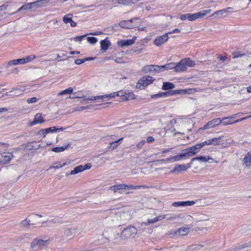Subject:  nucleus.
<instances>
[{
	"label": "nucleus",
	"instance_id": "11",
	"mask_svg": "<svg viewBox=\"0 0 251 251\" xmlns=\"http://www.w3.org/2000/svg\"><path fill=\"white\" fill-rule=\"evenodd\" d=\"M169 39L168 33H166L163 35L157 37L154 40V44L157 46H160L166 42Z\"/></svg>",
	"mask_w": 251,
	"mask_h": 251
},
{
	"label": "nucleus",
	"instance_id": "38",
	"mask_svg": "<svg viewBox=\"0 0 251 251\" xmlns=\"http://www.w3.org/2000/svg\"><path fill=\"white\" fill-rule=\"evenodd\" d=\"M168 97L167 92H160L156 94H154L151 95V98L152 99L157 98H166Z\"/></svg>",
	"mask_w": 251,
	"mask_h": 251
},
{
	"label": "nucleus",
	"instance_id": "57",
	"mask_svg": "<svg viewBox=\"0 0 251 251\" xmlns=\"http://www.w3.org/2000/svg\"><path fill=\"white\" fill-rule=\"evenodd\" d=\"M115 187L118 190L125 189V184H120L115 185Z\"/></svg>",
	"mask_w": 251,
	"mask_h": 251
},
{
	"label": "nucleus",
	"instance_id": "25",
	"mask_svg": "<svg viewBox=\"0 0 251 251\" xmlns=\"http://www.w3.org/2000/svg\"><path fill=\"white\" fill-rule=\"evenodd\" d=\"M174 63H170L164 65L158 66V72H160L164 70L173 69Z\"/></svg>",
	"mask_w": 251,
	"mask_h": 251
},
{
	"label": "nucleus",
	"instance_id": "51",
	"mask_svg": "<svg viewBox=\"0 0 251 251\" xmlns=\"http://www.w3.org/2000/svg\"><path fill=\"white\" fill-rule=\"evenodd\" d=\"M172 205L174 207H184L183 201L174 202Z\"/></svg>",
	"mask_w": 251,
	"mask_h": 251
},
{
	"label": "nucleus",
	"instance_id": "64",
	"mask_svg": "<svg viewBox=\"0 0 251 251\" xmlns=\"http://www.w3.org/2000/svg\"><path fill=\"white\" fill-rule=\"evenodd\" d=\"M154 139L152 136H149L147 138V142L149 143H152L154 141Z\"/></svg>",
	"mask_w": 251,
	"mask_h": 251
},
{
	"label": "nucleus",
	"instance_id": "41",
	"mask_svg": "<svg viewBox=\"0 0 251 251\" xmlns=\"http://www.w3.org/2000/svg\"><path fill=\"white\" fill-rule=\"evenodd\" d=\"M197 91L196 89L195 88H191V89H182V94H192L195 93Z\"/></svg>",
	"mask_w": 251,
	"mask_h": 251
},
{
	"label": "nucleus",
	"instance_id": "47",
	"mask_svg": "<svg viewBox=\"0 0 251 251\" xmlns=\"http://www.w3.org/2000/svg\"><path fill=\"white\" fill-rule=\"evenodd\" d=\"M249 247V245L248 244V243H245L241 245H239L237 247H232L233 248H236L237 249V251H240V250H242L245 248H248Z\"/></svg>",
	"mask_w": 251,
	"mask_h": 251
},
{
	"label": "nucleus",
	"instance_id": "4",
	"mask_svg": "<svg viewBox=\"0 0 251 251\" xmlns=\"http://www.w3.org/2000/svg\"><path fill=\"white\" fill-rule=\"evenodd\" d=\"M203 147V144L201 142L186 149L184 151H187V154L188 156L192 157L199 152L200 149Z\"/></svg>",
	"mask_w": 251,
	"mask_h": 251
},
{
	"label": "nucleus",
	"instance_id": "19",
	"mask_svg": "<svg viewBox=\"0 0 251 251\" xmlns=\"http://www.w3.org/2000/svg\"><path fill=\"white\" fill-rule=\"evenodd\" d=\"M37 3V2H32L30 3H26L25 4L22 5L20 8H19L16 13L19 12L21 11H25L28 9H31L32 8H35V5L36 3Z\"/></svg>",
	"mask_w": 251,
	"mask_h": 251
},
{
	"label": "nucleus",
	"instance_id": "50",
	"mask_svg": "<svg viewBox=\"0 0 251 251\" xmlns=\"http://www.w3.org/2000/svg\"><path fill=\"white\" fill-rule=\"evenodd\" d=\"M46 133H49L50 132H56V126H51L49 128H45Z\"/></svg>",
	"mask_w": 251,
	"mask_h": 251
},
{
	"label": "nucleus",
	"instance_id": "12",
	"mask_svg": "<svg viewBox=\"0 0 251 251\" xmlns=\"http://www.w3.org/2000/svg\"><path fill=\"white\" fill-rule=\"evenodd\" d=\"M251 117V116H249V117ZM248 118V117H246L244 118H242L232 121H231V120H230L229 119V118L225 117L221 119V120H222V125H224V126L232 125L234 124H236V123L240 122L243 121L244 120L247 119Z\"/></svg>",
	"mask_w": 251,
	"mask_h": 251
},
{
	"label": "nucleus",
	"instance_id": "18",
	"mask_svg": "<svg viewBox=\"0 0 251 251\" xmlns=\"http://www.w3.org/2000/svg\"><path fill=\"white\" fill-rule=\"evenodd\" d=\"M142 72L145 74L152 72H158V65H145L142 69Z\"/></svg>",
	"mask_w": 251,
	"mask_h": 251
},
{
	"label": "nucleus",
	"instance_id": "17",
	"mask_svg": "<svg viewBox=\"0 0 251 251\" xmlns=\"http://www.w3.org/2000/svg\"><path fill=\"white\" fill-rule=\"evenodd\" d=\"M190 156H188V155L187 154V151H185V152H183L180 153L178 155L174 156H171L167 158V160L175 162L178 161L182 158H188Z\"/></svg>",
	"mask_w": 251,
	"mask_h": 251
},
{
	"label": "nucleus",
	"instance_id": "48",
	"mask_svg": "<svg viewBox=\"0 0 251 251\" xmlns=\"http://www.w3.org/2000/svg\"><path fill=\"white\" fill-rule=\"evenodd\" d=\"M249 247V245L248 244V243H245L241 245H239L237 247H232L233 248H236L237 249V251H240V250H242L245 248H248Z\"/></svg>",
	"mask_w": 251,
	"mask_h": 251
},
{
	"label": "nucleus",
	"instance_id": "2",
	"mask_svg": "<svg viewBox=\"0 0 251 251\" xmlns=\"http://www.w3.org/2000/svg\"><path fill=\"white\" fill-rule=\"evenodd\" d=\"M113 98L116 96L121 97L122 100H129L135 99V95L132 92L127 90H120L118 92L112 93Z\"/></svg>",
	"mask_w": 251,
	"mask_h": 251
},
{
	"label": "nucleus",
	"instance_id": "31",
	"mask_svg": "<svg viewBox=\"0 0 251 251\" xmlns=\"http://www.w3.org/2000/svg\"><path fill=\"white\" fill-rule=\"evenodd\" d=\"M210 158L209 156L208 157V158H207L206 156H197L191 159L190 164H192L193 162L195 160H199L200 161L202 162H205L207 161Z\"/></svg>",
	"mask_w": 251,
	"mask_h": 251
},
{
	"label": "nucleus",
	"instance_id": "59",
	"mask_svg": "<svg viewBox=\"0 0 251 251\" xmlns=\"http://www.w3.org/2000/svg\"><path fill=\"white\" fill-rule=\"evenodd\" d=\"M85 62L84 58L80 59H77L75 60V63L77 65H80L82 63H83Z\"/></svg>",
	"mask_w": 251,
	"mask_h": 251
},
{
	"label": "nucleus",
	"instance_id": "22",
	"mask_svg": "<svg viewBox=\"0 0 251 251\" xmlns=\"http://www.w3.org/2000/svg\"><path fill=\"white\" fill-rule=\"evenodd\" d=\"M191 164L190 163L186 165H178L174 168V169L172 171V172L175 173L180 172V171H185L190 167Z\"/></svg>",
	"mask_w": 251,
	"mask_h": 251
},
{
	"label": "nucleus",
	"instance_id": "3",
	"mask_svg": "<svg viewBox=\"0 0 251 251\" xmlns=\"http://www.w3.org/2000/svg\"><path fill=\"white\" fill-rule=\"evenodd\" d=\"M154 79L150 75L143 76L140 79L136 84V87L140 88L141 86L146 87L152 83Z\"/></svg>",
	"mask_w": 251,
	"mask_h": 251
},
{
	"label": "nucleus",
	"instance_id": "30",
	"mask_svg": "<svg viewBox=\"0 0 251 251\" xmlns=\"http://www.w3.org/2000/svg\"><path fill=\"white\" fill-rule=\"evenodd\" d=\"M69 146V144L66 145L62 147H56L51 149V151L55 152H60L67 149Z\"/></svg>",
	"mask_w": 251,
	"mask_h": 251
},
{
	"label": "nucleus",
	"instance_id": "62",
	"mask_svg": "<svg viewBox=\"0 0 251 251\" xmlns=\"http://www.w3.org/2000/svg\"><path fill=\"white\" fill-rule=\"evenodd\" d=\"M202 144H203V146L204 147L206 145H212V142L211 141V139L206 140L204 142H202Z\"/></svg>",
	"mask_w": 251,
	"mask_h": 251
},
{
	"label": "nucleus",
	"instance_id": "20",
	"mask_svg": "<svg viewBox=\"0 0 251 251\" xmlns=\"http://www.w3.org/2000/svg\"><path fill=\"white\" fill-rule=\"evenodd\" d=\"M44 121L42 114L41 113H37L35 115L33 121L29 123V126H33L37 124L43 123Z\"/></svg>",
	"mask_w": 251,
	"mask_h": 251
},
{
	"label": "nucleus",
	"instance_id": "36",
	"mask_svg": "<svg viewBox=\"0 0 251 251\" xmlns=\"http://www.w3.org/2000/svg\"><path fill=\"white\" fill-rule=\"evenodd\" d=\"M46 223H47L48 224H50L51 223L54 224H62L63 223V222L62 221V219H61V218L55 217L51 220H48L46 222Z\"/></svg>",
	"mask_w": 251,
	"mask_h": 251
},
{
	"label": "nucleus",
	"instance_id": "45",
	"mask_svg": "<svg viewBox=\"0 0 251 251\" xmlns=\"http://www.w3.org/2000/svg\"><path fill=\"white\" fill-rule=\"evenodd\" d=\"M73 92V89L69 87L60 92V95L70 94Z\"/></svg>",
	"mask_w": 251,
	"mask_h": 251
},
{
	"label": "nucleus",
	"instance_id": "8",
	"mask_svg": "<svg viewBox=\"0 0 251 251\" xmlns=\"http://www.w3.org/2000/svg\"><path fill=\"white\" fill-rule=\"evenodd\" d=\"M190 232L189 228L188 227H180L178 229L172 231L170 233L174 236L178 237L179 236H185L187 235Z\"/></svg>",
	"mask_w": 251,
	"mask_h": 251
},
{
	"label": "nucleus",
	"instance_id": "39",
	"mask_svg": "<svg viewBox=\"0 0 251 251\" xmlns=\"http://www.w3.org/2000/svg\"><path fill=\"white\" fill-rule=\"evenodd\" d=\"M72 20V14H68L63 18V21L65 24L70 23Z\"/></svg>",
	"mask_w": 251,
	"mask_h": 251
},
{
	"label": "nucleus",
	"instance_id": "1",
	"mask_svg": "<svg viewBox=\"0 0 251 251\" xmlns=\"http://www.w3.org/2000/svg\"><path fill=\"white\" fill-rule=\"evenodd\" d=\"M137 233V228L135 226L130 225L123 230L121 234V238L122 240H126L130 238H134Z\"/></svg>",
	"mask_w": 251,
	"mask_h": 251
},
{
	"label": "nucleus",
	"instance_id": "21",
	"mask_svg": "<svg viewBox=\"0 0 251 251\" xmlns=\"http://www.w3.org/2000/svg\"><path fill=\"white\" fill-rule=\"evenodd\" d=\"M100 50L102 51H106L111 45V42L107 38L104 40H101L100 42Z\"/></svg>",
	"mask_w": 251,
	"mask_h": 251
},
{
	"label": "nucleus",
	"instance_id": "56",
	"mask_svg": "<svg viewBox=\"0 0 251 251\" xmlns=\"http://www.w3.org/2000/svg\"><path fill=\"white\" fill-rule=\"evenodd\" d=\"M37 99L36 97H32L27 100L28 103H32L37 102Z\"/></svg>",
	"mask_w": 251,
	"mask_h": 251
},
{
	"label": "nucleus",
	"instance_id": "52",
	"mask_svg": "<svg viewBox=\"0 0 251 251\" xmlns=\"http://www.w3.org/2000/svg\"><path fill=\"white\" fill-rule=\"evenodd\" d=\"M87 35V34H86L81 36H76L74 38V40L75 42H80L84 38L86 37Z\"/></svg>",
	"mask_w": 251,
	"mask_h": 251
},
{
	"label": "nucleus",
	"instance_id": "33",
	"mask_svg": "<svg viewBox=\"0 0 251 251\" xmlns=\"http://www.w3.org/2000/svg\"><path fill=\"white\" fill-rule=\"evenodd\" d=\"M184 65L187 69L188 67H192L195 66V63L194 61L191 60L190 58H185L183 59Z\"/></svg>",
	"mask_w": 251,
	"mask_h": 251
},
{
	"label": "nucleus",
	"instance_id": "32",
	"mask_svg": "<svg viewBox=\"0 0 251 251\" xmlns=\"http://www.w3.org/2000/svg\"><path fill=\"white\" fill-rule=\"evenodd\" d=\"M50 0H38L35 2H37L35 5V8L39 7H43L47 5V3L50 1Z\"/></svg>",
	"mask_w": 251,
	"mask_h": 251
},
{
	"label": "nucleus",
	"instance_id": "16",
	"mask_svg": "<svg viewBox=\"0 0 251 251\" xmlns=\"http://www.w3.org/2000/svg\"><path fill=\"white\" fill-rule=\"evenodd\" d=\"M75 228H68L64 230V234L62 235V239L63 240L72 238L73 234L75 232Z\"/></svg>",
	"mask_w": 251,
	"mask_h": 251
},
{
	"label": "nucleus",
	"instance_id": "6",
	"mask_svg": "<svg viewBox=\"0 0 251 251\" xmlns=\"http://www.w3.org/2000/svg\"><path fill=\"white\" fill-rule=\"evenodd\" d=\"M140 19L137 17L133 18L129 20L122 21L120 22L119 25L123 28H133L135 25H132L133 22L139 20Z\"/></svg>",
	"mask_w": 251,
	"mask_h": 251
},
{
	"label": "nucleus",
	"instance_id": "26",
	"mask_svg": "<svg viewBox=\"0 0 251 251\" xmlns=\"http://www.w3.org/2000/svg\"><path fill=\"white\" fill-rule=\"evenodd\" d=\"M243 162L247 167L251 166V152H249L246 154L243 160Z\"/></svg>",
	"mask_w": 251,
	"mask_h": 251
},
{
	"label": "nucleus",
	"instance_id": "27",
	"mask_svg": "<svg viewBox=\"0 0 251 251\" xmlns=\"http://www.w3.org/2000/svg\"><path fill=\"white\" fill-rule=\"evenodd\" d=\"M175 87V85L172 82H165L163 83L162 89L164 90L170 91Z\"/></svg>",
	"mask_w": 251,
	"mask_h": 251
},
{
	"label": "nucleus",
	"instance_id": "55",
	"mask_svg": "<svg viewBox=\"0 0 251 251\" xmlns=\"http://www.w3.org/2000/svg\"><path fill=\"white\" fill-rule=\"evenodd\" d=\"M157 221H158L157 218H154L151 219H148L147 223H145V224L146 225H147L150 224L154 223L156 222Z\"/></svg>",
	"mask_w": 251,
	"mask_h": 251
},
{
	"label": "nucleus",
	"instance_id": "35",
	"mask_svg": "<svg viewBox=\"0 0 251 251\" xmlns=\"http://www.w3.org/2000/svg\"><path fill=\"white\" fill-rule=\"evenodd\" d=\"M137 2V0H118V3L120 4L129 5Z\"/></svg>",
	"mask_w": 251,
	"mask_h": 251
},
{
	"label": "nucleus",
	"instance_id": "23",
	"mask_svg": "<svg viewBox=\"0 0 251 251\" xmlns=\"http://www.w3.org/2000/svg\"><path fill=\"white\" fill-rule=\"evenodd\" d=\"M25 63V59L24 58H19L17 59H14L6 63V66L8 67L10 65H15L17 64H24Z\"/></svg>",
	"mask_w": 251,
	"mask_h": 251
},
{
	"label": "nucleus",
	"instance_id": "29",
	"mask_svg": "<svg viewBox=\"0 0 251 251\" xmlns=\"http://www.w3.org/2000/svg\"><path fill=\"white\" fill-rule=\"evenodd\" d=\"M83 171V168L82 167V165H79L75 167L73 170L71 171L70 174L71 175H75L77 174L80 172ZM69 174H66V176H68Z\"/></svg>",
	"mask_w": 251,
	"mask_h": 251
},
{
	"label": "nucleus",
	"instance_id": "49",
	"mask_svg": "<svg viewBox=\"0 0 251 251\" xmlns=\"http://www.w3.org/2000/svg\"><path fill=\"white\" fill-rule=\"evenodd\" d=\"M249 247V245L248 244V243H245L241 245H239L237 247H232L233 248H236L237 249V251H240V250H242L245 248H248Z\"/></svg>",
	"mask_w": 251,
	"mask_h": 251
},
{
	"label": "nucleus",
	"instance_id": "14",
	"mask_svg": "<svg viewBox=\"0 0 251 251\" xmlns=\"http://www.w3.org/2000/svg\"><path fill=\"white\" fill-rule=\"evenodd\" d=\"M135 39L136 37H134L131 39H127L126 40H122L118 41L117 45L119 47L121 48L130 46L134 43Z\"/></svg>",
	"mask_w": 251,
	"mask_h": 251
},
{
	"label": "nucleus",
	"instance_id": "43",
	"mask_svg": "<svg viewBox=\"0 0 251 251\" xmlns=\"http://www.w3.org/2000/svg\"><path fill=\"white\" fill-rule=\"evenodd\" d=\"M233 58H236L240 57H242L245 55L244 53L242 52L241 51H236L232 53Z\"/></svg>",
	"mask_w": 251,
	"mask_h": 251
},
{
	"label": "nucleus",
	"instance_id": "58",
	"mask_svg": "<svg viewBox=\"0 0 251 251\" xmlns=\"http://www.w3.org/2000/svg\"><path fill=\"white\" fill-rule=\"evenodd\" d=\"M145 144V140H142L137 144V148L139 149H141Z\"/></svg>",
	"mask_w": 251,
	"mask_h": 251
},
{
	"label": "nucleus",
	"instance_id": "46",
	"mask_svg": "<svg viewBox=\"0 0 251 251\" xmlns=\"http://www.w3.org/2000/svg\"><path fill=\"white\" fill-rule=\"evenodd\" d=\"M87 40L88 42L93 45L96 44L98 41L97 38L94 37H88Z\"/></svg>",
	"mask_w": 251,
	"mask_h": 251
},
{
	"label": "nucleus",
	"instance_id": "24",
	"mask_svg": "<svg viewBox=\"0 0 251 251\" xmlns=\"http://www.w3.org/2000/svg\"><path fill=\"white\" fill-rule=\"evenodd\" d=\"M123 140V138H121L115 141L109 143L107 146V148L111 150L116 149L121 144V142Z\"/></svg>",
	"mask_w": 251,
	"mask_h": 251
},
{
	"label": "nucleus",
	"instance_id": "10",
	"mask_svg": "<svg viewBox=\"0 0 251 251\" xmlns=\"http://www.w3.org/2000/svg\"><path fill=\"white\" fill-rule=\"evenodd\" d=\"M84 98L83 100H98L100 99H101L102 101H105V99H107L109 100L111 98H113V95L112 94V93L110 94H107V95H101V96H92V97H88L87 98L86 96L83 97Z\"/></svg>",
	"mask_w": 251,
	"mask_h": 251
},
{
	"label": "nucleus",
	"instance_id": "13",
	"mask_svg": "<svg viewBox=\"0 0 251 251\" xmlns=\"http://www.w3.org/2000/svg\"><path fill=\"white\" fill-rule=\"evenodd\" d=\"M173 69H174V71L176 72H180L185 71L186 68L183 62V59H182L180 62L177 63L176 64L174 63Z\"/></svg>",
	"mask_w": 251,
	"mask_h": 251
},
{
	"label": "nucleus",
	"instance_id": "54",
	"mask_svg": "<svg viewBox=\"0 0 251 251\" xmlns=\"http://www.w3.org/2000/svg\"><path fill=\"white\" fill-rule=\"evenodd\" d=\"M21 224L23 226H29L30 225V220H28L27 218H26L22 221Z\"/></svg>",
	"mask_w": 251,
	"mask_h": 251
},
{
	"label": "nucleus",
	"instance_id": "5",
	"mask_svg": "<svg viewBox=\"0 0 251 251\" xmlns=\"http://www.w3.org/2000/svg\"><path fill=\"white\" fill-rule=\"evenodd\" d=\"M49 244L48 240H44L39 238H36L31 242L30 248L36 250V248H40L47 246Z\"/></svg>",
	"mask_w": 251,
	"mask_h": 251
},
{
	"label": "nucleus",
	"instance_id": "9",
	"mask_svg": "<svg viewBox=\"0 0 251 251\" xmlns=\"http://www.w3.org/2000/svg\"><path fill=\"white\" fill-rule=\"evenodd\" d=\"M222 120H221V119L219 118H215L205 124L202 128L203 129H207L210 128H213L219 125L220 124H222Z\"/></svg>",
	"mask_w": 251,
	"mask_h": 251
},
{
	"label": "nucleus",
	"instance_id": "7",
	"mask_svg": "<svg viewBox=\"0 0 251 251\" xmlns=\"http://www.w3.org/2000/svg\"><path fill=\"white\" fill-rule=\"evenodd\" d=\"M13 154L9 152H4L0 153V165L8 163L12 159Z\"/></svg>",
	"mask_w": 251,
	"mask_h": 251
},
{
	"label": "nucleus",
	"instance_id": "34",
	"mask_svg": "<svg viewBox=\"0 0 251 251\" xmlns=\"http://www.w3.org/2000/svg\"><path fill=\"white\" fill-rule=\"evenodd\" d=\"M68 165L67 163H63V164H61L60 162H56L53 163L52 165H51L49 167V169H59L61 168L66 165Z\"/></svg>",
	"mask_w": 251,
	"mask_h": 251
},
{
	"label": "nucleus",
	"instance_id": "53",
	"mask_svg": "<svg viewBox=\"0 0 251 251\" xmlns=\"http://www.w3.org/2000/svg\"><path fill=\"white\" fill-rule=\"evenodd\" d=\"M195 203V201H183L184 207L191 206L194 205Z\"/></svg>",
	"mask_w": 251,
	"mask_h": 251
},
{
	"label": "nucleus",
	"instance_id": "61",
	"mask_svg": "<svg viewBox=\"0 0 251 251\" xmlns=\"http://www.w3.org/2000/svg\"><path fill=\"white\" fill-rule=\"evenodd\" d=\"M146 187L145 185H133L132 189L137 190L141 188H145Z\"/></svg>",
	"mask_w": 251,
	"mask_h": 251
},
{
	"label": "nucleus",
	"instance_id": "15",
	"mask_svg": "<svg viewBox=\"0 0 251 251\" xmlns=\"http://www.w3.org/2000/svg\"><path fill=\"white\" fill-rule=\"evenodd\" d=\"M233 8L230 7H228L227 8L223 9L222 10L216 11L214 15L215 16H218L219 18H222L226 16L231 11V10Z\"/></svg>",
	"mask_w": 251,
	"mask_h": 251
},
{
	"label": "nucleus",
	"instance_id": "40",
	"mask_svg": "<svg viewBox=\"0 0 251 251\" xmlns=\"http://www.w3.org/2000/svg\"><path fill=\"white\" fill-rule=\"evenodd\" d=\"M211 11L210 9L209 10H202L200 12L196 13L197 15H198V18L200 17H203V16H205L206 14L209 13Z\"/></svg>",
	"mask_w": 251,
	"mask_h": 251
},
{
	"label": "nucleus",
	"instance_id": "63",
	"mask_svg": "<svg viewBox=\"0 0 251 251\" xmlns=\"http://www.w3.org/2000/svg\"><path fill=\"white\" fill-rule=\"evenodd\" d=\"M91 167V164L90 163H87L85 165L82 166V167L83 168V171L85 170L90 169Z\"/></svg>",
	"mask_w": 251,
	"mask_h": 251
},
{
	"label": "nucleus",
	"instance_id": "44",
	"mask_svg": "<svg viewBox=\"0 0 251 251\" xmlns=\"http://www.w3.org/2000/svg\"><path fill=\"white\" fill-rule=\"evenodd\" d=\"M37 58V56L35 55H30L25 57H24L25 59V63L32 61L33 59Z\"/></svg>",
	"mask_w": 251,
	"mask_h": 251
},
{
	"label": "nucleus",
	"instance_id": "37",
	"mask_svg": "<svg viewBox=\"0 0 251 251\" xmlns=\"http://www.w3.org/2000/svg\"><path fill=\"white\" fill-rule=\"evenodd\" d=\"M167 93L168 97L171 96H173V95H176L182 94V89L174 90H172V89L170 91H167Z\"/></svg>",
	"mask_w": 251,
	"mask_h": 251
},
{
	"label": "nucleus",
	"instance_id": "42",
	"mask_svg": "<svg viewBox=\"0 0 251 251\" xmlns=\"http://www.w3.org/2000/svg\"><path fill=\"white\" fill-rule=\"evenodd\" d=\"M198 15L196 13L194 14H189L188 13V15L187 16V19L189 21H193L198 19Z\"/></svg>",
	"mask_w": 251,
	"mask_h": 251
},
{
	"label": "nucleus",
	"instance_id": "60",
	"mask_svg": "<svg viewBox=\"0 0 251 251\" xmlns=\"http://www.w3.org/2000/svg\"><path fill=\"white\" fill-rule=\"evenodd\" d=\"M167 215H160L158 216L157 217H155L156 218H157L158 221H160L163 220V219L167 218V219H171V217L167 218Z\"/></svg>",
	"mask_w": 251,
	"mask_h": 251
},
{
	"label": "nucleus",
	"instance_id": "28",
	"mask_svg": "<svg viewBox=\"0 0 251 251\" xmlns=\"http://www.w3.org/2000/svg\"><path fill=\"white\" fill-rule=\"evenodd\" d=\"M224 138V136L219 137L213 138L211 139V141L213 145H218L222 144L224 142L223 139Z\"/></svg>",
	"mask_w": 251,
	"mask_h": 251
}]
</instances>
